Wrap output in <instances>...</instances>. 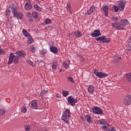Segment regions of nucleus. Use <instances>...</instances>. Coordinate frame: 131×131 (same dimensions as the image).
<instances>
[{
	"label": "nucleus",
	"instance_id": "obj_19",
	"mask_svg": "<svg viewBox=\"0 0 131 131\" xmlns=\"http://www.w3.org/2000/svg\"><path fill=\"white\" fill-rule=\"evenodd\" d=\"M31 104L33 109H37V102H36V100L31 101Z\"/></svg>",
	"mask_w": 131,
	"mask_h": 131
},
{
	"label": "nucleus",
	"instance_id": "obj_40",
	"mask_svg": "<svg viewBox=\"0 0 131 131\" xmlns=\"http://www.w3.org/2000/svg\"><path fill=\"white\" fill-rule=\"evenodd\" d=\"M33 42V39L29 38L27 40V43L31 45Z\"/></svg>",
	"mask_w": 131,
	"mask_h": 131
},
{
	"label": "nucleus",
	"instance_id": "obj_22",
	"mask_svg": "<svg viewBox=\"0 0 131 131\" xmlns=\"http://www.w3.org/2000/svg\"><path fill=\"white\" fill-rule=\"evenodd\" d=\"M85 118L88 122L91 123L93 122V119H92V117H91V115L88 114L85 116Z\"/></svg>",
	"mask_w": 131,
	"mask_h": 131
},
{
	"label": "nucleus",
	"instance_id": "obj_20",
	"mask_svg": "<svg viewBox=\"0 0 131 131\" xmlns=\"http://www.w3.org/2000/svg\"><path fill=\"white\" fill-rule=\"evenodd\" d=\"M36 49H37V46L34 45H32L30 46V51L32 52V53H35L36 52Z\"/></svg>",
	"mask_w": 131,
	"mask_h": 131
},
{
	"label": "nucleus",
	"instance_id": "obj_44",
	"mask_svg": "<svg viewBox=\"0 0 131 131\" xmlns=\"http://www.w3.org/2000/svg\"><path fill=\"white\" fill-rule=\"evenodd\" d=\"M21 112L24 113H26V112H27V108L24 106L21 107Z\"/></svg>",
	"mask_w": 131,
	"mask_h": 131
},
{
	"label": "nucleus",
	"instance_id": "obj_29",
	"mask_svg": "<svg viewBox=\"0 0 131 131\" xmlns=\"http://www.w3.org/2000/svg\"><path fill=\"white\" fill-rule=\"evenodd\" d=\"M71 8V4L70 3H68L67 5V10L68 12H71V10H70Z\"/></svg>",
	"mask_w": 131,
	"mask_h": 131
},
{
	"label": "nucleus",
	"instance_id": "obj_58",
	"mask_svg": "<svg viewBox=\"0 0 131 131\" xmlns=\"http://www.w3.org/2000/svg\"><path fill=\"white\" fill-rule=\"evenodd\" d=\"M0 62H1V59H0Z\"/></svg>",
	"mask_w": 131,
	"mask_h": 131
},
{
	"label": "nucleus",
	"instance_id": "obj_25",
	"mask_svg": "<svg viewBox=\"0 0 131 131\" xmlns=\"http://www.w3.org/2000/svg\"><path fill=\"white\" fill-rule=\"evenodd\" d=\"M38 12L36 11H34L32 13V17H33L34 19H37V18H38Z\"/></svg>",
	"mask_w": 131,
	"mask_h": 131
},
{
	"label": "nucleus",
	"instance_id": "obj_50",
	"mask_svg": "<svg viewBox=\"0 0 131 131\" xmlns=\"http://www.w3.org/2000/svg\"><path fill=\"white\" fill-rule=\"evenodd\" d=\"M56 97L57 98V99H61V95L59 94L56 95Z\"/></svg>",
	"mask_w": 131,
	"mask_h": 131
},
{
	"label": "nucleus",
	"instance_id": "obj_57",
	"mask_svg": "<svg viewBox=\"0 0 131 131\" xmlns=\"http://www.w3.org/2000/svg\"><path fill=\"white\" fill-rule=\"evenodd\" d=\"M129 39L131 41V36L129 37Z\"/></svg>",
	"mask_w": 131,
	"mask_h": 131
},
{
	"label": "nucleus",
	"instance_id": "obj_56",
	"mask_svg": "<svg viewBox=\"0 0 131 131\" xmlns=\"http://www.w3.org/2000/svg\"><path fill=\"white\" fill-rule=\"evenodd\" d=\"M37 3H39V0H37Z\"/></svg>",
	"mask_w": 131,
	"mask_h": 131
},
{
	"label": "nucleus",
	"instance_id": "obj_1",
	"mask_svg": "<svg viewBox=\"0 0 131 131\" xmlns=\"http://www.w3.org/2000/svg\"><path fill=\"white\" fill-rule=\"evenodd\" d=\"M129 23L127 20L123 19L121 20L120 23H112L111 25L113 28L117 29V30H124V28Z\"/></svg>",
	"mask_w": 131,
	"mask_h": 131
},
{
	"label": "nucleus",
	"instance_id": "obj_43",
	"mask_svg": "<svg viewBox=\"0 0 131 131\" xmlns=\"http://www.w3.org/2000/svg\"><path fill=\"white\" fill-rule=\"evenodd\" d=\"M47 93H48V90H44L41 92L40 93V95L41 96V97L43 96L44 95H46V94H47Z\"/></svg>",
	"mask_w": 131,
	"mask_h": 131
},
{
	"label": "nucleus",
	"instance_id": "obj_41",
	"mask_svg": "<svg viewBox=\"0 0 131 131\" xmlns=\"http://www.w3.org/2000/svg\"><path fill=\"white\" fill-rule=\"evenodd\" d=\"M5 54H6L5 50L2 49V47L0 46V55H5Z\"/></svg>",
	"mask_w": 131,
	"mask_h": 131
},
{
	"label": "nucleus",
	"instance_id": "obj_30",
	"mask_svg": "<svg viewBox=\"0 0 131 131\" xmlns=\"http://www.w3.org/2000/svg\"><path fill=\"white\" fill-rule=\"evenodd\" d=\"M82 33L79 31H77L75 32V35L77 37H80L82 35Z\"/></svg>",
	"mask_w": 131,
	"mask_h": 131
},
{
	"label": "nucleus",
	"instance_id": "obj_36",
	"mask_svg": "<svg viewBox=\"0 0 131 131\" xmlns=\"http://www.w3.org/2000/svg\"><path fill=\"white\" fill-rule=\"evenodd\" d=\"M6 15L7 17H9L10 15H11V11L10 9H7L6 11Z\"/></svg>",
	"mask_w": 131,
	"mask_h": 131
},
{
	"label": "nucleus",
	"instance_id": "obj_48",
	"mask_svg": "<svg viewBox=\"0 0 131 131\" xmlns=\"http://www.w3.org/2000/svg\"><path fill=\"white\" fill-rule=\"evenodd\" d=\"M109 131H118V130L115 129V128H114V127H112V128L109 129Z\"/></svg>",
	"mask_w": 131,
	"mask_h": 131
},
{
	"label": "nucleus",
	"instance_id": "obj_16",
	"mask_svg": "<svg viewBox=\"0 0 131 131\" xmlns=\"http://www.w3.org/2000/svg\"><path fill=\"white\" fill-rule=\"evenodd\" d=\"M102 9H103L104 15L106 17H108V12H109V8H108V6H102Z\"/></svg>",
	"mask_w": 131,
	"mask_h": 131
},
{
	"label": "nucleus",
	"instance_id": "obj_37",
	"mask_svg": "<svg viewBox=\"0 0 131 131\" xmlns=\"http://www.w3.org/2000/svg\"><path fill=\"white\" fill-rule=\"evenodd\" d=\"M112 20L113 22H115V23H116L118 21V18L116 16H114L112 18Z\"/></svg>",
	"mask_w": 131,
	"mask_h": 131
},
{
	"label": "nucleus",
	"instance_id": "obj_35",
	"mask_svg": "<svg viewBox=\"0 0 131 131\" xmlns=\"http://www.w3.org/2000/svg\"><path fill=\"white\" fill-rule=\"evenodd\" d=\"M62 65L66 69H68V67H69V63L68 62H63Z\"/></svg>",
	"mask_w": 131,
	"mask_h": 131
},
{
	"label": "nucleus",
	"instance_id": "obj_2",
	"mask_svg": "<svg viewBox=\"0 0 131 131\" xmlns=\"http://www.w3.org/2000/svg\"><path fill=\"white\" fill-rule=\"evenodd\" d=\"M71 116V113L69 108H66L62 114L61 119L63 121H65L66 123H69V118Z\"/></svg>",
	"mask_w": 131,
	"mask_h": 131
},
{
	"label": "nucleus",
	"instance_id": "obj_52",
	"mask_svg": "<svg viewBox=\"0 0 131 131\" xmlns=\"http://www.w3.org/2000/svg\"><path fill=\"white\" fill-rule=\"evenodd\" d=\"M80 61H84V58L82 56L80 57Z\"/></svg>",
	"mask_w": 131,
	"mask_h": 131
},
{
	"label": "nucleus",
	"instance_id": "obj_53",
	"mask_svg": "<svg viewBox=\"0 0 131 131\" xmlns=\"http://www.w3.org/2000/svg\"><path fill=\"white\" fill-rule=\"evenodd\" d=\"M64 69H61L60 70V72H64Z\"/></svg>",
	"mask_w": 131,
	"mask_h": 131
},
{
	"label": "nucleus",
	"instance_id": "obj_42",
	"mask_svg": "<svg viewBox=\"0 0 131 131\" xmlns=\"http://www.w3.org/2000/svg\"><path fill=\"white\" fill-rule=\"evenodd\" d=\"M28 64H29V65H31V66H32V67H35V65H34L33 62H32L31 60H28Z\"/></svg>",
	"mask_w": 131,
	"mask_h": 131
},
{
	"label": "nucleus",
	"instance_id": "obj_17",
	"mask_svg": "<svg viewBox=\"0 0 131 131\" xmlns=\"http://www.w3.org/2000/svg\"><path fill=\"white\" fill-rule=\"evenodd\" d=\"M32 9V5L30 3H26L25 5V9L26 11H29V10H31Z\"/></svg>",
	"mask_w": 131,
	"mask_h": 131
},
{
	"label": "nucleus",
	"instance_id": "obj_5",
	"mask_svg": "<svg viewBox=\"0 0 131 131\" xmlns=\"http://www.w3.org/2000/svg\"><path fill=\"white\" fill-rule=\"evenodd\" d=\"M92 111L94 114H98V115H102V114H104L103 110L98 106H94L92 108Z\"/></svg>",
	"mask_w": 131,
	"mask_h": 131
},
{
	"label": "nucleus",
	"instance_id": "obj_33",
	"mask_svg": "<svg viewBox=\"0 0 131 131\" xmlns=\"http://www.w3.org/2000/svg\"><path fill=\"white\" fill-rule=\"evenodd\" d=\"M52 23V21L49 18H46L45 19V24L46 25H48V24H51Z\"/></svg>",
	"mask_w": 131,
	"mask_h": 131
},
{
	"label": "nucleus",
	"instance_id": "obj_24",
	"mask_svg": "<svg viewBox=\"0 0 131 131\" xmlns=\"http://www.w3.org/2000/svg\"><path fill=\"white\" fill-rule=\"evenodd\" d=\"M97 76L100 78H103V77H106V76H108V74L104 73L103 72H99Z\"/></svg>",
	"mask_w": 131,
	"mask_h": 131
},
{
	"label": "nucleus",
	"instance_id": "obj_45",
	"mask_svg": "<svg viewBox=\"0 0 131 131\" xmlns=\"http://www.w3.org/2000/svg\"><path fill=\"white\" fill-rule=\"evenodd\" d=\"M99 71L97 69H94V73L96 75V76H98L99 72H98Z\"/></svg>",
	"mask_w": 131,
	"mask_h": 131
},
{
	"label": "nucleus",
	"instance_id": "obj_14",
	"mask_svg": "<svg viewBox=\"0 0 131 131\" xmlns=\"http://www.w3.org/2000/svg\"><path fill=\"white\" fill-rule=\"evenodd\" d=\"M22 33L25 37H27V38H31V35H30V34L27 32L26 30L24 29L22 31Z\"/></svg>",
	"mask_w": 131,
	"mask_h": 131
},
{
	"label": "nucleus",
	"instance_id": "obj_15",
	"mask_svg": "<svg viewBox=\"0 0 131 131\" xmlns=\"http://www.w3.org/2000/svg\"><path fill=\"white\" fill-rule=\"evenodd\" d=\"M95 10L96 7H95V6H91L87 11V15L93 14Z\"/></svg>",
	"mask_w": 131,
	"mask_h": 131
},
{
	"label": "nucleus",
	"instance_id": "obj_26",
	"mask_svg": "<svg viewBox=\"0 0 131 131\" xmlns=\"http://www.w3.org/2000/svg\"><path fill=\"white\" fill-rule=\"evenodd\" d=\"M62 94L63 97H68V96H69V92L66 90H62Z\"/></svg>",
	"mask_w": 131,
	"mask_h": 131
},
{
	"label": "nucleus",
	"instance_id": "obj_38",
	"mask_svg": "<svg viewBox=\"0 0 131 131\" xmlns=\"http://www.w3.org/2000/svg\"><path fill=\"white\" fill-rule=\"evenodd\" d=\"M40 54L41 55H46V54H47V50L42 49V50L40 51Z\"/></svg>",
	"mask_w": 131,
	"mask_h": 131
},
{
	"label": "nucleus",
	"instance_id": "obj_31",
	"mask_svg": "<svg viewBox=\"0 0 131 131\" xmlns=\"http://www.w3.org/2000/svg\"><path fill=\"white\" fill-rule=\"evenodd\" d=\"M34 8L35 9V10H36V11H41V8L38 5H34Z\"/></svg>",
	"mask_w": 131,
	"mask_h": 131
},
{
	"label": "nucleus",
	"instance_id": "obj_28",
	"mask_svg": "<svg viewBox=\"0 0 131 131\" xmlns=\"http://www.w3.org/2000/svg\"><path fill=\"white\" fill-rule=\"evenodd\" d=\"M25 129L26 131H30L31 130V126L29 125H26L25 126Z\"/></svg>",
	"mask_w": 131,
	"mask_h": 131
},
{
	"label": "nucleus",
	"instance_id": "obj_32",
	"mask_svg": "<svg viewBox=\"0 0 131 131\" xmlns=\"http://www.w3.org/2000/svg\"><path fill=\"white\" fill-rule=\"evenodd\" d=\"M98 124H105L106 123V122L105 121H104V120H102V119H100V120H99L98 121Z\"/></svg>",
	"mask_w": 131,
	"mask_h": 131
},
{
	"label": "nucleus",
	"instance_id": "obj_13",
	"mask_svg": "<svg viewBox=\"0 0 131 131\" xmlns=\"http://www.w3.org/2000/svg\"><path fill=\"white\" fill-rule=\"evenodd\" d=\"M50 51L51 53H53V54H55V55H57L59 52V49H58V48L55 46H51Z\"/></svg>",
	"mask_w": 131,
	"mask_h": 131
},
{
	"label": "nucleus",
	"instance_id": "obj_39",
	"mask_svg": "<svg viewBox=\"0 0 131 131\" xmlns=\"http://www.w3.org/2000/svg\"><path fill=\"white\" fill-rule=\"evenodd\" d=\"M68 81L72 82V83H74V79H73V78H72V77H68Z\"/></svg>",
	"mask_w": 131,
	"mask_h": 131
},
{
	"label": "nucleus",
	"instance_id": "obj_8",
	"mask_svg": "<svg viewBox=\"0 0 131 131\" xmlns=\"http://www.w3.org/2000/svg\"><path fill=\"white\" fill-rule=\"evenodd\" d=\"M101 31L100 30H95L91 34V36L92 37H98V36H101Z\"/></svg>",
	"mask_w": 131,
	"mask_h": 131
},
{
	"label": "nucleus",
	"instance_id": "obj_12",
	"mask_svg": "<svg viewBox=\"0 0 131 131\" xmlns=\"http://www.w3.org/2000/svg\"><path fill=\"white\" fill-rule=\"evenodd\" d=\"M13 17H16L17 19L21 20V19H23V18L24 17V15L22 12H18V11H16L15 14L13 15Z\"/></svg>",
	"mask_w": 131,
	"mask_h": 131
},
{
	"label": "nucleus",
	"instance_id": "obj_23",
	"mask_svg": "<svg viewBox=\"0 0 131 131\" xmlns=\"http://www.w3.org/2000/svg\"><path fill=\"white\" fill-rule=\"evenodd\" d=\"M58 67V62L56 61H52V68L53 70H56Z\"/></svg>",
	"mask_w": 131,
	"mask_h": 131
},
{
	"label": "nucleus",
	"instance_id": "obj_27",
	"mask_svg": "<svg viewBox=\"0 0 131 131\" xmlns=\"http://www.w3.org/2000/svg\"><path fill=\"white\" fill-rule=\"evenodd\" d=\"M127 80L131 83V73L126 74Z\"/></svg>",
	"mask_w": 131,
	"mask_h": 131
},
{
	"label": "nucleus",
	"instance_id": "obj_51",
	"mask_svg": "<svg viewBox=\"0 0 131 131\" xmlns=\"http://www.w3.org/2000/svg\"><path fill=\"white\" fill-rule=\"evenodd\" d=\"M101 127L103 128V129H106V128H107V126H106L105 125H102Z\"/></svg>",
	"mask_w": 131,
	"mask_h": 131
},
{
	"label": "nucleus",
	"instance_id": "obj_3",
	"mask_svg": "<svg viewBox=\"0 0 131 131\" xmlns=\"http://www.w3.org/2000/svg\"><path fill=\"white\" fill-rule=\"evenodd\" d=\"M19 56L14 55V53H11L9 56L8 65H11L13 62L14 64H18V63H19Z\"/></svg>",
	"mask_w": 131,
	"mask_h": 131
},
{
	"label": "nucleus",
	"instance_id": "obj_47",
	"mask_svg": "<svg viewBox=\"0 0 131 131\" xmlns=\"http://www.w3.org/2000/svg\"><path fill=\"white\" fill-rule=\"evenodd\" d=\"M114 10L115 11V12H118V11H119V7H118L117 6H114Z\"/></svg>",
	"mask_w": 131,
	"mask_h": 131
},
{
	"label": "nucleus",
	"instance_id": "obj_9",
	"mask_svg": "<svg viewBox=\"0 0 131 131\" xmlns=\"http://www.w3.org/2000/svg\"><path fill=\"white\" fill-rule=\"evenodd\" d=\"M9 7L11 9V11L13 15H15L17 12V7H16V5H15L14 3H11L9 6Z\"/></svg>",
	"mask_w": 131,
	"mask_h": 131
},
{
	"label": "nucleus",
	"instance_id": "obj_55",
	"mask_svg": "<svg viewBox=\"0 0 131 131\" xmlns=\"http://www.w3.org/2000/svg\"><path fill=\"white\" fill-rule=\"evenodd\" d=\"M29 21H30V22H32L33 21V19H32V18H29Z\"/></svg>",
	"mask_w": 131,
	"mask_h": 131
},
{
	"label": "nucleus",
	"instance_id": "obj_46",
	"mask_svg": "<svg viewBox=\"0 0 131 131\" xmlns=\"http://www.w3.org/2000/svg\"><path fill=\"white\" fill-rule=\"evenodd\" d=\"M26 15L28 18H31L32 17V14L30 12H27Z\"/></svg>",
	"mask_w": 131,
	"mask_h": 131
},
{
	"label": "nucleus",
	"instance_id": "obj_59",
	"mask_svg": "<svg viewBox=\"0 0 131 131\" xmlns=\"http://www.w3.org/2000/svg\"><path fill=\"white\" fill-rule=\"evenodd\" d=\"M41 1H43V0H41Z\"/></svg>",
	"mask_w": 131,
	"mask_h": 131
},
{
	"label": "nucleus",
	"instance_id": "obj_11",
	"mask_svg": "<svg viewBox=\"0 0 131 131\" xmlns=\"http://www.w3.org/2000/svg\"><path fill=\"white\" fill-rule=\"evenodd\" d=\"M15 54L16 55H17V57H19V58H24V57L26 56V54L25 53V52L22 51H16L15 52Z\"/></svg>",
	"mask_w": 131,
	"mask_h": 131
},
{
	"label": "nucleus",
	"instance_id": "obj_10",
	"mask_svg": "<svg viewBox=\"0 0 131 131\" xmlns=\"http://www.w3.org/2000/svg\"><path fill=\"white\" fill-rule=\"evenodd\" d=\"M118 7L120 11H123L125 7V1L123 0V1H120L118 5Z\"/></svg>",
	"mask_w": 131,
	"mask_h": 131
},
{
	"label": "nucleus",
	"instance_id": "obj_4",
	"mask_svg": "<svg viewBox=\"0 0 131 131\" xmlns=\"http://www.w3.org/2000/svg\"><path fill=\"white\" fill-rule=\"evenodd\" d=\"M123 104L125 106H129L131 104V96L130 95H126L123 100Z\"/></svg>",
	"mask_w": 131,
	"mask_h": 131
},
{
	"label": "nucleus",
	"instance_id": "obj_6",
	"mask_svg": "<svg viewBox=\"0 0 131 131\" xmlns=\"http://www.w3.org/2000/svg\"><path fill=\"white\" fill-rule=\"evenodd\" d=\"M67 100L69 104H70L71 106H75V103H77V99H75L72 95L69 96Z\"/></svg>",
	"mask_w": 131,
	"mask_h": 131
},
{
	"label": "nucleus",
	"instance_id": "obj_18",
	"mask_svg": "<svg viewBox=\"0 0 131 131\" xmlns=\"http://www.w3.org/2000/svg\"><path fill=\"white\" fill-rule=\"evenodd\" d=\"M121 60V56L118 55H115L113 58V61L115 62V63H116L117 62H119Z\"/></svg>",
	"mask_w": 131,
	"mask_h": 131
},
{
	"label": "nucleus",
	"instance_id": "obj_7",
	"mask_svg": "<svg viewBox=\"0 0 131 131\" xmlns=\"http://www.w3.org/2000/svg\"><path fill=\"white\" fill-rule=\"evenodd\" d=\"M96 40H97V41H102L103 42H105L106 43L110 42V39L106 38V36H105L97 37L96 38Z\"/></svg>",
	"mask_w": 131,
	"mask_h": 131
},
{
	"label": "nucleus",
	"instance_id": "obj_49",
	"mask_svg": "<svg viewBox=\"0 0 131 131\" xmlns=\"http://www.w3.org/2000/svg\"><path fill=\"white\" fill-rule=\"evenodd\" d=\"M127 45H128V48H129V49H131V42H128L127 43Z\"/></svg>",
	"mask_w": 131,
	"mask_h": 131
},
{
	"label": "nucleus",
	"instance_id": "obj_34",
	"mask_svg": "<svg viewBox=\"0 0 131 131\" xmlns=\"http://www.w3.org/2000/svg\"><path fill=\"white\" fill-rule=\"evenodd\" d=\"M6 114V110L4 109L0 110V116H3Z\"/></svg>",
	"mask_w": 131,
	"mask_h": 131
},
{
	"label": "nucleus",
	"instance_id": "obj_54",
	"mask_svg": "<svg viewBox=\"0 0 131 131\" xmlns=\"http://www.w3.org/2000/svg\"><path fill=\"white\" fill-rule=\"evenodd\" d=\"M26 2H28L27 3H31V0H26Z\"/></svg>",
	"mask_w": 131,
	"mask_h": 131
},
{
	"label": "nucleus",
	"instance_id": "obj_21",
	"mask_svg": "<svg viewBox=\"0 0 131 131\" xmlns=\"http://www.w3.org/2000/svg\"><path fill=\"white\" fill-rule=\"evenodd\" d=\"M94 90H95V88H94V86L93 85L89 86L88 89L89 94H90V95H92V94H94Z\"/></svg>",
	"mask_w": 131,
	"mask_h": 131
}]
</instances>
